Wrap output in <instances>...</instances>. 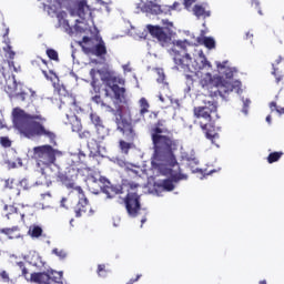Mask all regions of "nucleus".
I'll use <instances>...</instances> for the list:
<instances>
[{"instance_id":"obj_1","label":"nucleus","mask_w":284,"mask_h":284,"mask_svg":"<svg viewBox=\"0 0 284 284\" xmlns=\"http://www.w3.org/2000/svg\"><path fill=\"white\" fill-rule=\"evenodd\" d=\"M151 140L153 144V156L155 163H176L174 152L179 150V140L174 138V132L165 128V120H158L154 128L151 129Z\"/></svg>"},{"instance_id":"obj_2","label":"nucleus","mask_w":284,"mask_h":284,"mask_svg":"<svg viewBox=\"0 0 284 284\" xmlns=\"http://www.w3.org/2000/svg\"><path fill=\"white\" fill-rule=\"evenodd\" d=\"M13 125L24 134L27 139L34 136H47L50 143L57 145V134L43 125L47 119L41 115V112L37 111L33 114L26 113L21 108H14L12 111Z\"/></svg>"},{"instance_id":"obj_3","label":"nucleus","mask_w":284,"mask_h":284,"mask_svg":"<svg viewBox=\"0 0 284 284\" xmlns=\"http://www.w3.org/2000/svg\"><path fill=\"white\" fill-rule=\"evenodd\" d=\"M196 125H200L204 136L211 141L213 145H217L216 141L221 139L216 132V119H219V106L216 102L209 101L204 106H195L193 109Z\"/></svg>"},{"instance_id":"obj_4","label":"nucleus","mask_w":284,"mask_h":284,"mask_svg":"<svg viewBox=\"0 0 284 284\" xmlns=\"http://www.w3.org/2000/svg\"><path fill=\"white\" fill-rule=\"evenodd\" d=\"M97 74H100L101 81L106 85V88L104 89V97L106 99L112 97V93H110V90H112L115 101H118L119 103H123V101H125V88H121L119 85H124L125 80L116 75L114 71L91 69L90 75L93 79L91 85L93 87L94 92H100L99 87H97V79H94Z\"/></svg>"},{"instance_id":"obj_5","label":"nucleus","mask_w":284,"mask_h":284,"mask_svg":"<svg viewBox=\"0 0 284 284\" xmlns=\"http://www.w3.org/2000/svg\"><path fill=\"white\" fill-rule=\"evenodd\" d=\"M57 156H61V151L52 148L50 144H44L33 148V158L38 168H41L40 180L36 182L37 185L48 184L44 168H50L57 163Z\"/></svg>"},{"instance_id":"obj_6","label":"nucleus","mask_w":284,"mask_h":284,"mask_svg":"<svg viewBox=\"0 0 284 284\" xmlns=\"http://www.w3.org/2000/svg\"><path fill=\"white\" fill-rule=\"evenodd\" d=\"M161 164H156V158L153 155L151 165L154 170H158L160 174L163 176H171V179H165L160 184V187H163L166 192H172L174 190V183H179V181H183V179H187V175L181 173V166H179V161L171 164L168 162H160Z\"/></svg>"},{"instance_id":"obj_7","label":"nucleus","mask_w":284,"mask_h":284,"mask_svg":"<svg viewBox=\"0 0 284 284\" xmlns=\"http://www.w3.org/2000/svg\"><path fill=\"white\" fill-rule=\"evenodd\" d=\"M0 85L4 87V92L9 94L11 99H16V101H21L24 103V101H34L37 99V91L30 90L31 94L30 97L28 93L23 90H21L22 85L21 83H17V80L14 79V75H9L6 78V73L2 71L0 75Z\"/></svg>"},{"instance_id":"obj_8","label":"nucleus","mask_w":284,"mask_h":284,"mask_svg":"<svg viewBox=\"0 0 284 284\" xmlns=\"http://www.w3.org/2000/svg\"><path fill=\"white\" fill-rule=\"evenodd\" d=\"M123 185L128 187V194L124 197L125 210L131 219H136L141 214V195L136 192L141 185L135 182H126Z\"/></svg>"},{"instance_id":"obj_9","label":"nucleus","mask_w":284,"mask_h":284,"mask_svg":"<svg viewBox=\"0 0 284 284\" xmlns=\"http://www.w3.org/2000/svg\"><path fill=\"white\" fill-rule=\"evenodd\" d=\"M91 123H93L95 132L92 139L89 141V150H99L102 141L110 134V130L103 124V120L97 113L90 114Z\"/></svg>"},{"instance_id":"obj_10","label":"nucleus","mask_w":284,"mask_h":284,"mask_svg":"<svg viewBox=\"0 0 284 284\" xmlns=\"http://www.w3.org/2000/svg\"><path fill=\"white\" fill-rule=\"evenodd\" d=\"M187 45H190L187 41L179 40L171 48V54H173L175 65L183 68V70L190 68V63H192V57L187 53Z\"/></svg>"},{"instance_id":"obj_11","label":"nucleus","mask_w":284,"mask_h":284,"mask_svg":"<svg viewBox=\"0 0 284 284\" xmlns=\"http://www.w3.org/2000/svg\"><path fill=\"white\" fill-rule=\"evenodd\" d=\"M146 29L151 37H153V39H156L162 48H168V45H170V43L172 42V37H170V34H168L163 30V27L149 24L146 26Z\"/></svg>"},{"instance_id":"obj_12","label":"nucleus","mask_w":284,"mask_h":284,"mask_svg":"<svg viewBox=\"0 0 284 284\" xmlns=\"http://www.w3.org/2000/svg\"><path fill=\"white\" fill-rule=\"evenodd\" d=\"M115 123L118 125V130L123 134L126 141H134L136 136V131H134V126L130 121H128L123 115L115 119Z\"/></svg>"},{"instance_id":"obj_13","label":"nucleus","mask_w":284,"mask_h":284,"mask_svg":"<svg viewBox=\"0 0 284 284\" xmlns=\"http://www.w3.org/2000/svg\"><path fill=\"white\" fill-rule=\"evenodd\" d=\"M102 185L100 186L103 194L106 195V199H114L118 194H123V186L113 185L108 179L100 176L99 179Z\"/></svg>"},{"instance_id":"obj_14","label":"nucleus","mask_w":284,"mask_h":284,"mask_svg":"<svg viewBox=\"0 0 284 284\" xmlns=\"http://www.w3.org/2000/svg\"><path fill=\"white\" fill-rule=\"evenodd\" d=\"M79 202L74 209L75 216L79 219L85 214L87 216H92L94 214V211L92 210V206L90 205V201H88V197H85V194L82 193V195L78 194Z\"/></svg>"},{"instance_id":"obj_15","label":"nucleus","mask_w":284,"mask_h":284,"mask_svg":"<svg viewBox=\"0 0 284 284\" xmlns=\"http://www.w3.org/2000/svg\"><path fill=\"white\" fill-rule=\"evenodd\" d=\"M58 181H60L67 190H71V193L75 192L79 196H83V189L81 186H77L74 183V176L68 174V172L58 173Z\"/></svg>"},{"instance_id":"obj_16","label":"nucleus","mask_w":284,"mask_h":284,"mask_svg":"<svg viewBox=\"0 0 284 284\" xmlns=\"http://www.w3.org/2000/svg\"><path fill=\"white\" fill-rule=\"evenodd\" d=\"M84 52L87 54L90 52L94 57H105V54H108V48L105 47L103 39H100L98 44H95L92 49H84Z\"/></svg>"},{"instance_id":"obj_17","label":"nucleus","mask_w":284,"mask_h":284,"mask_svg":"<svg viewBox=\"0 0 284 284\" xmlns=\"http://www.w3.org/2000/svg\"><path fill=\"white\" fill-rule=\"evenodd\" d=\"M0 234H4V236H7L9 240L23 239V235H21V227L17 225L12 227L0 229Z\"/></svg>"},{"instance_id":"obj_18","label":"nucleus","mask_w":284,"mask_h":284,"mask_svg":"<svg viewBox=\"0 0 284 284\" xmlns=\"http://www.w3.org/2000/svg\"><path fill=\"white\" fill-rule=\"evenodd\" d=\"M73 132H78L80 139H84L87 141L88 148H90V141H92V138L94 134H92L90 131L84 130L81 131V123L77 122V125H72Z\"/></svg>"},{"instance_id":"obj_19","label":"nucleus","mask_w":284,"mask_h":284,"mask_svg":"<svg viewBox=\"0 0 284 284\" xmlns=\"http://www.w3.org/2000/svg\"><path fill=\"white\" fill-rule=\"evenodd\" d=\"M4 210H8L9 212L6 214V217L10 221V223H19L21 221V215L19 214V211L13 205H4Z\"/></svg>"},{"instance_id":"obj_20","label":"nucleus","mask_w":284,"mask_h":284,"mask_svg":"<svg viewBox=\"0 0 284 284\" xmlns=\"http://www.w3.org/2000/svg\"><path fill=\"white\" fill-rule=\"evenodd\" d=\"M31 283L47 284L50 281V274L48 273H31Z\"/></svg>"},{"instance_id":"obj_21","label":"nucleus","mask_w":284,"mask_h":284,"mask_svg":"<svg viewBox=\"0 0 284 284\" xmlns=\"http://www.w3.org/2000/svg\"><path fill=\"white\" fill-rule=\"evenodd\" d=\"M146 10L151 14H165V4L160 6L151 1L146 4Z\"/></svg>"},{"instance_id":"obj_22","label":"nucleus","mask_w":284,"mask_h":284,"mask_svg":"<svg viewBox=\"0 0 284 284\" xmlns=\"http://www.w3.org/2000/svg\"><path fill=\"white\" fill-rule=\"evenodd\" d=\"M193 14L197 19H207V17H210V11L205 10L204 7L201 4H195L193 7Z\"/></svg>"},{"instance_id":"obj_23","label":"nucleus","mask_w":284,"mask_h":284,"mask_svg":"<svg viewBox=\"0 0 284 284\" xmlns=\"http://www.w3.org/2000/svg\"><path fill=\"white\" fill-rule=\"evenodd\" d=\"M235 88L234 83L224 81L219 85L220 95L223 97V94H230V92H234Z\"/></svg>"},{"instance_id":"obj_24","label":"nucleus","mask_w":284,"mask_h":284,"mask_svg":"<svg viewBox=\"0 0 284 284\" xmlns=\"http://www.w3.org/2000/svg\"><path fill=\"white\" fill-rule=\"evenodd\" d=\"M200 84L202 85V88H214L215 82H214V78L212 77V73H205L201 80H200Z\"/></svg>"},{"instance_id":"obj_25","label":"nucleus","mask_w":284,"mask_h":284,"mask_svg":"<svg viewBox=\"0 0 284 284\" xmlns=\"http://www.w3.org/2000/svg\"><path fill=\"white\" fill-rule=\"evenodd\" d=\"M129 119L131 123H141L145 119L144 114H141L139 110L129 111Z\"/></svg>"},{"instance_id":"obj_26","label":"nucleus","mask_w":284,"mask_h":284,"mask_svg":"<svg viewBox=\"0 0 284 284\" xmlns=\"http://www.w3.org/2000/svg\"><path fill=\"white\" fill-rule=\"evenodd\" d=\"M62 278L63 275L60 272H51V274H49V281L47 284H63Z\"/></svg>"},{"instance_id":"obj_27","label":"nucleus","mask_w":284,"mask_h":284,"mask_svg":"<svg viewBox=\"0 0 284 284\" xmlns=\"http://www.w3.org/2000/svg\"><path fill=\"white\" fill-rule=\"evenodd\" d=\"M28 234L31 236V239H39L43 234V229H41L39 225L30 226Z\"/></svg>"},{"instance_id":"obj_28","label":"nucleus","mask_w":284,"mask_h":284,"mask_svg":"<svg viewBox=\"0 0 284 284\" xmlns=\"http://www.w3.org/2000/svg\"><path fill=\"white\" fill-rule=\"evenodd\" d=\"M139 106H140V115L143 114L145 116V114H148V112H150V102H148V99L145 98H141L139 100Z\"/></svg>"},{"instance_id":"obj_29","label":"nucleus","mask_w":284,"mask_h":284,"mask_svg":"<svg viewBox=\"0 0 284 284\" xmlns=\"http://www.w3.org/2000/svg\"><path fill=\"white\" fill-rule=\"evenodd\" d=\"M199 59H200L199 70H205V69L210 70L212 68V63L207 61V58L205 57V54H203V52L199 54Z\"/></svg>"},{"instance_id":"obj_30","label":"nucleus","mask_w":284,"mask_h":284,"mask_svg":"<svg viewBox=\"0 0 284 284\" xmlns=\"http://www.w3.org/2000/svg\"><path fill=\"white\" fill-rule=\"evenodd\" d=\"M84 172L88 173L87 181L91 183V185H94V183H99V179L97 178V171H92V169H84Z\"/></svg>"},{"instance_id":"obj_31","label":"nucleus","mask_w":284,"mask_h":284,"mask_svg":"<svg viewBox=\"0 0 284 284\" xmlns=\"http://www.w3.org/2000/svg\"><path fill=\"white\" fill-rule=\"evenodd\" d=\"M283 151L272 152L267 156V163H276L277 161H281Z\"/></svg>"},{"instance_id":"obj_32","label":"nucleus","mask_w":284,"mask_h":284,"mask_svg":"<svg viewBox=\"0 0 284 284\" xmlns=\"http://www.w3.org/2000/svg\"><path fill=\"white\" fill-rule=\"evenodd\" d=\"M202 43L207 48V50H214V48H216V41L211 37H204L202 39Z\"/></svg>"},{"instance_id":"obj_33","label":"nucleus","mask_w":284,"mask_h":284,"mask_svg":"<svg viewBox=\"0 0 284 284\" xmlns=\"http://www.w3.org/2000/svg\"><path fill=\"white\" fill-rule=\"evenodd\" d=\"M110 273V270L105 267V264H99L97 268V274L100 278H105L108 274Z\"/></svg>"},{"instance_id":"obj_34","label":"nucleus","mask_w":284,"mask_h":284,"mask_svg":"<svg viewBox=\"0 0 284 284\" xmlns=\"http://www.w3.org/2000/svg\"><path fill=\"white\" fill-rule=\"evenodd\" d=\"M120 150L123 154H129L130 150H132V143L125 142V140H120Z\"/></svg>"},{"instance_id":"obj_35","label":"nucleus","mask_w":284,"mask_h":284,"mask_svg":"<svg viewBox=\"0 0 284 284\" xmlns=\"http://www.w3.org/2000/svg\"><path fill=\"white\" fill-rule=\"evenodd\" d=\"M272 74L275 78V83H277V84L281 83V81H283V79H284L283 72L276 68H273Z\"/></svg>"},{"instance_id":"obj_36","label":"nucleus","mask_w":284,"mask_h":284,"mask_svg":"<svg viewBox=\"0 0 284 284\" xmlns=\"http://www.w3.org/2000/svg\"><path fill=\"white\" fill-rule=\"evenodd\" d=\"M92 101H93V103H97V105H101V108H108L109 110L111 109V106L109 104L103 102V99H101V95H94L92 98Z\"/></svg>"},{"instance_id":"obj_37","label":"nucleus","mask_w":284,"mask_h":284,"mask_svg":"<svg viewBox=\"0 0 284 284\" xmlns=\"http://www.w3.org/2000/svg\"><path fill=\"white\" fill-rule=\"evenodd\" d=\"M47 55L52 61H59V53L54 49H47Z\"/></svg>"},{"instance_id":"obj_38","label":"nucleus","mask_w":284,"mask_h":284,"mask_svg":"<svg viewBox=\"0 0 284 284\" xmlns=\"http://www.w3.org/2000/svg\"><path fill=\"white\" fill-rule=\"evenodd\" d=\"M17 265H18L22 276L24 278H28L29 272H28V268L26 267V263L24 262H18Z\"/></svg>"},{"instance_id":"obj_39","label":"nucleus","mask_w":284,"mask_h":284,"mask_svg":"<svg viewBox=\"0 0 284 284\" xmlns=\"http://www.w3.org/2000/svg\"><path fill=\"white\" fill-rule=\"evenodd\" d=\"M52 254H55V256H59L61 260L68 256V253L65 252V250H59V248H53Z\"/></svg>"},{"instance_id":"obj_40","label":"nucleus","mask_w":284,"mask_h":284,"mask_svg":"<svg viewBox=\"0 0 284 284\" xmlns=\"http://www.w3.org/2000/svg\"><path fill=\"white\" fill-rule=\"evenodd\" d=\"M179 2H174L172 6L164 4V14H172V10H176Z\"/></svg>"},{"instance_id":"obj_41","label":"nucleus","mask_w":284,"mask_h":284,"mask_svg":"<svg viewBox=\"0 0 284 284\" xmlns=\"http://www.w3.org/2000/svg\"><path fill=\"white\" fill-rule=\"evenodd\" d=\"M14 182H16V180L12 178L4 180L6 190H14Z\"/></svg>"},{"instance_id":"obj_42","label":"nucleus","mask_w":284,"mask_h":284,"mask_svg":"<svg viewBox=\"0 0 284 284\" xmlns=\"http://www.w3.org/2000/svg\"><path fill=\"white\" fill-rule=\"evenodd\" d=\"M0 281L2 283H10V274L7 271H0Z\"/></svg>"},{"instance_id":"obj_43","label":"nucleus","mask_w":284,"mask_h":284,"mask_svg":"<svg viewBox=\"0 0 284 284\" xmlns=\"http://www.w3.org/2000/svg\"><path fill=\"white\" fill-rule=\"evenodd\" d=\"M90 41H92V39H90V37H88V36H84V37L82 38V41H79V42H78V45H80V48H82V50L85 52V50H88V48H85V47L83 45V43H90Z\"/></svg>"},{"instance_id":"obj_44","label":"nucleus","mask_w":284,"mask_h":284,"mask_svg":"<svg viewBox=\"0 0 284 284\" xmlns=\"http://www.w3.org/2000/svg\"><path fill=\"white\" fill-rule=\"evenodd\" d=\"M0 143H1L2 148H10L12 145V142L7 136L0 138Z\"/></svg>"},{"instance_id":"obj_45","label":"nucleus","mask_w":284,"mask_h":284,"mask_svg":"<svg viewBox=\"0 0 284 284\" xmlns=\"http://www.w3.org/2000/svg\"><path fill=\"white\" fill-rule=\"evenodd\" d=\"M7 54H9V59H14V51H12V47L10 44H7V47L3 49Z\"/></svg>"},{"instance_id":"obj_46","label":"nucleus","mask_w":284,"mask_h":284,"mask_svg":"<svg viewBox=\"0 0 284 284\" xmlns=\"http://www.w3.org/2000/svg\"><path fill=\"white\" fill-rule=\"evenodd\" d=\"M193 3H196V0H184L185 8H192Z\"/></svg>"},{"instance_id":"obj_47","label":"nucleus","mask_w":284,"mask_h":284,"mask_svg":"<svg viewBox=\"0 0 284 284\" xmlns=\"http://www.w3.org/2000/svg\"><path fill=\"white\" fill-rule=\"evenodd\" d=\"M143 276L142 274H138L135 278H131L126 284H134Z\"/></svg>"},{"instance_id":"obj_48","label":"nucleus","mask_w":284,"mask_h":284,"mask_svg":"<svg viewBox=\"0 0 284 284\" xmlns=\"http://www.w3.org/2000/svg\"><path fill=\"white\" fill-rule=\"evenodd\" d=\"M271 112H274V110H278V106L276 105V102H271L270 103Z\"/></svg>"},{"instance_id":"obj_49","label":"nucleus","mask_w":284,"mask_h":284,"mask_svg":"<svg viewBox=\"0 0 284 284\" xmlns=\"http://www.w3.org/2000/svg\"><path fill=\"white\" fill-rule=\"evenodd\" d=\"M64 26H68V28H67L68 34H72V28L70 27V24L68 23V21H64Z\"/></svg>"},{"instance_id":"obj_50","label":"nucleus","mask_w":284,"mask_h":284,"mask_svg":"<svg viewBox=\"0 0 284 284\" xmlns=\"http://www.w3.org/2000/svg\"><path fill=\"white\" fill-rule=\"evenodd\" d=\"M226 79H232V77H234V72H232L231 70L229 72L225 73Z\"/></svg>"},{"instance_id":"obj_51","label":"nucleus","mask_w":284,"mask_h":284,"mask_svg":"<svg viewBox=\"0 0 284 284\" xmlns=\"http://www.w3.org/2000/svg\"><path fill=\"white\" fill-rule=\"evenodd\" d=\"M42 74L45 77V79L52 81V78H50V75H48V71L42 70Z\"/></svg>"},{"instance_id":"obj_52","label":"nucleus","mask_w":284,"mask_h":284,"mask_svg":"<svg viewBox=\"0 0 284 284\" xmlns=\"http://www.w3.org/2000/svg\"><path fill=\"white\" fill-rule=\"evenodd\" d=\"M225 63H227V61L223 62V64L217 63V68H220V70L225 69Z\"/></svg>"},{"instance_id":"obj_53","label":"nucleus","mask_w":284,"mask_h":284,"mask_svg":"<svg viewBox=\"0 0 284 284\" xmlns=\"http://www.w3.org/2000/svg\"><path fill=\"white\" fill-rule=\"evenodd\" d=\"M68 201V199H65V197H63L62 200H61V206L62 207H67L68 209V206H65V202Z\"/></svg>"},{"instance_id":"obj_54","label":"nucleus","mask_w":284,"mask_h":284,"mask_svg":"<svg viewBox=\"0 0 284 284\" xmlns=\"http://www.w3.org/2000/svg\"><path fill=\"white\" fill-rule=\"evenodd\" d=\"M31 64H32L34 68H37V65H39V60H32V61H31Z\"/></svg>"},{"instance_id":"obj_55","label":"nucleus","mask_w":284,"mask_h":284,"mask_svg":"<svg viewBox=\"0 0 284 284\" xmlns=\"http://www.w3.org/2000/svg\"><path fill=\"white\" fill-rule=\"evenodd\" d=\"M276 112H277L278 114H284V108H280V109L277 108V109H276Z\"/></svg>"},{"instance_id":"obj_56","label":"nucleus","mask_w":284,"mask_h":284,"mask_svg":"<svg viewBox=\"0 0 284 284\" xmlns=\"http://www.w3.org/2000/svg\"><path fill=\"white\" fill-rule=\"evenodd\" d=\"M185 79H186V81H193L192 75H190V74H186Z\"/></svg>"},{"instance_id":"obj_57","label":"nucleus","mask_w":284,"mask_h":284,"mask_svg":"<svg viewBox=\"0 0 284 284\" xmlns=\"http://www.w3.org/2000/svg\"><path fill=\"white\" fill-rule=\"evenodd\" d=\"M44 65H48V61L43 60V58H38Z\"/></svg>"},{"instance_id":"obj_58","label":"nucleus","mask_w":284,"mask_h":284,"mask_svg":"<svg viewBox=\"0 0 284 284\" xmlns=\"http://www.w3.org/2000/svg\"><path fill=\"white\" fill-rule=\"evenodd\" d=\"M266 121H267L268 123H272V115H267V116H266Z\"/></svg>"},{"instance_id":"obj_59","label":"nucleus","mask_w":284,"mask_h":284,"mask_svg":"<svg viewBox=\"0 0 284 284\" xmlns=\"http://www.w3.org/2000/svg\"><path fill=\"white\" fill-rule=\"evenodd\" d=\"M159 99H160V101H161L162 103L165 102V99L163 98V95H160Z\"/></svg>"},{"instance_id":"obj_60","label":"nucleus","mask_w":284,"mask_h":284,"mask_svg":"<svg viewBox=\"0 0 284 284\" xmlns=\"http://www.w3.org/2000/svg\"><path fill=\"white\" fill-rule=\"evenodd\" d=\"M49 74H52L53 77H57V74L52 70L49 71Z\"/></svg>"},{"instance_id":"obj_61","label":"nucleus","mask_w":284,"mask_h":284,"mask_svg":"<svg viewBox=\"0 0 284 284\" xmlns=\"http://www.w3.org/2000/svg\"><path fill=\"white\" fill-rule=\"evenodd\" d=\"M260 284H267V281L262 280V281H260Z\"/></svg>"},{"instance_id":"obj_62","label":"nucleus","mask_w":284,"mask_h":284,"mask_svg":"<svg viewBox=\"0 0 284 284\" xmlns=\"http://www.w3.org/2000/svg\"><path fill=\"white\" fill-rule=\"evenodd\" d=\"M10 168H17V163H14V162L11 163V164H10Z\"/></svg>"},{"instance_id":"obj_63","label":"nucleus","mask_w":284,"mask_h":284,"mask_svg":"<svg viewBox=\"0 0 284 284\" xmlns=\"http://www.w3.org/2000/svg\"><path fill=\"white\" fill-rule=\"evenodd\" d=\"M152 114H153L154 119H156V116H159V113H156V112H152Z\"/></svg>"},{"instance_id":"obj_64","label":"nucleus","mask_w":284,"mask_h":284,"mask_svg":"<svg viewBox=\"0 0 284 284\" xmlns=\"http://www.w3.org/2000/svg\"><path fill=\"white\" fill-rule=\"evenodd\" d=\"M250 37H254L253 34H250V32L246 33V38L250 39Z\"/></svg>"}]
</instances>
